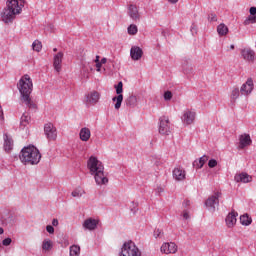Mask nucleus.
Masks as SVG:
<instances>
[{
  "label": "nucleus",
  "instance_id": "45",
  "mask_svg": "<svg viewBox=\"0 0 256 256\" xmlns=\"http://www.w3.org/2000/svg\"><path fill=\"white\" fill-rule=\"evenodd\" d=\"M250 15L256 16V7H251L249 10Z\"/></svg>",
  "mask_w": 256,
  "mask_h": 256
},
{
  "label": "nucleus",
  "instance_id": "6",
  "mask_svg": "<svg viewBox=\"0 0 256 256\" xmlns=\"http://www.w3.org/2000/svg\"><path fill=\"white\" fill-rule=\"evenodd\" d=\"M220 197H221V193L216 192L206 200L205 205H206L208 211H211L212 213L215 212V209H217V207H219V198Z\"/></svg>",
  "mask_w": 256,
  "mask_h": 256
},
{
  "label": "nucleus",
  "instance_id": "10",
  "mask_svg": "<svg viewBox=\"0 0 256 256\" xmlns=\"http://www.w3.org/2000/svg\"><path fill=\"white\" fill-rule=\"evenodd\" d=\"M196 115L195 111L186 109L182 113L181 121L184 125H192L195 121Z\"/></svg>",
  "mask_w": 256,
  "mask_h": 256
},
{
  "label": "nucleus",
  "instance_id": "19",
  "mask_svg": "<svg viewBox=\"0 0 256 256\" xmlns=\"http://www.w3.org/2000/svg\"><path fill=\"white\" fill-rule=\"evenodd\" d=\"M186 175L187 173L182 167H176L173 170V178L175 179V181H184Z\"/></svg>",
  "mask_w": 256,
  "mask_h": 256
},
{
  "label": "nucleus",
  "instance_id": "48",
  "mask_svg": "<svg viewBox=\"0 0 256 256\" xmlns=\"http://www.w3.org/2000/svg\"><path fill=\"white\" fill-rule=\"evenodd\" d=\"M52 225H53V227H57V225H59V220L53 219L52 220Z\"/></svg>",
  "mask_w": 256,
  "mask_h": 256
},
{
  "label": "nucleus",
  "instance_id": "42",
  "mask_svg": "<svg viewBox=\"0 0 256 256\" xmlns=\"http://www.w3.org/2000/svg\"><path fill=\"white\" fill-rule=\"evenodd\" d=\"M46 231L49 233V235H53V233H55V228L52 225H47Z\"/></svg>",
  "mask_w": 256,
  "mask_h": 256
},
{
  "label": "nucleus",
  "instance_id": "44",
  "mask_svg": "<svg viewBox=\"0 0 256 256\" xmlns=\"http://www.w3.org/2000/svg\"><path fill=\"white\" fill-rule=\"evenodd\" d=\"M182 217L185 221H187L188 219H190V216H189V212H187V210H184L183 213H182Z\"/></svg>",
  "mask_w": 256,
  "mask_h": 256
},
{
  "label": "nucleus",
  "instance_id": "3",
  "mask_svg": "<svg viewBox=\"0 0 256 256\" xmlns=\"http://www.w3.org/2000/svg\"><path fill=\"white\" fill-rule=\"evenodd\" d=\"M23 11V4H19L18 0H8L6 8L1 13L2 21L6 24L13 23L17 15H21Z\"/></svg>",
  "mask_w": 256,
  "mask_h": 256
},
{
  "label": "nucleus",
  "instance_id": "38",
  "mask_svg": "<svg viewBox=\"0 0 256 256\" xmlns=\"http://www.w3.org/2000/svg\"><path fill=\"white\" fill-rule=\"evenodd\" d=\"M173 99V93L171 91H166L164 93V101H171Z\"/></svg>",
  "mask_w": 256,
  "mask_h": 256
},
{
  "label": "nucleus",
  "instance_id": "50",
  "mask_svg": "<svg viewBox=\"0 0 256 256\" xmlns=\"http://www.w3.org/2000/svg\"><path fill=\"white\" fill-rule=\"evenodd\" d=\"M191 33H197V28L195 26H191V29H190Z\"/></svg>",
  "mask_w": 256,
  "mask_h": 256
},
{
  "label": "nucleus",
  "instance_id": "22",
  "mask_svg": "<svg viewBox=\"0 0 256 256\" xmlns=\"http://www.w3.org/2000/svg\"><path fill=\"white\" fill-rule=\"evenodd\" d=\"M226 225L227 227H235V224L237 223V214L235 212H231L226 216Z\"/></svg>",
  "mask_w": 256,
  "mask_h": 256
},
{
  "label": "nucleus",
  "instance_id": "11",
  "mask_svg": "<svg viewBox=\"0 0 256 256\" xmlns=\"http://www.w3.org/2000/svg\"><path fill=\"white\" fill-rule=\"evenodd\" d=\"M255 88V84H253V79L249 78L242 86L240 87L241 95L244 97H249L251 93H253V89Z\"/></svg>",
  "mask_w": 256,
  "mask_h": 256
},
{
  "label": "nucleus",
  "instance_id": "40",
  "mask_svg": "<svg viewBox=\"0 0 256 256\" xmlns=\"http://www.w3.org/2000/svg\"><path fill=\"white\" fill-rule=\"evenodd\" d=\"M13 242V240L11 238H6L2 241V245L4 247H9V245H11V243Z\"/></svg>",
  "mask_w": 256,
  "mask_h": 256
},
{
  "label": "nucleus",
  "instance_id": "46",
  "mask_svg": "<svg viewBox=\"0 0 256 256\" xmlns=\"http://www.w3.org/2000/svg\"><path fill=\"white\" fill-rule=\"evenodd\" d=\"M208 19H209V21H217V15L210 14Z\"/></svg>",
  "mask_w": 256,
  "mask_h": 256
},
{
  "label": "nucleus",
  "instance_id": "55",
  "mask_svg": "<svg viewBox=\"0 0 256 256\" xmlns=\"http://www.w3.org/2000/svg\"><path fill=\"white\" fill-rule=\"evenodd\" d=\"M179 0H169L170 3H177Z\"/></svg>",
  "mask_w": 256,
  "mask_h": 256
},
{
  "label": "nucleus",
  "instance_id": "47",
  "mask_svg": "<svg viewBox=\"0 0 256 256\" xmlns=\"http://www.w3.org/2000/svg\"><path fill=\"white\" fill-rule=\"evenodd\" d=\"M103 64H101L100 62L99 63H96V71L98 73H101V67H102Z\"/></svg>",
  "mask_w": 256,
  "mask_h": 256
},
{
  "label": "nucleus",
  "instance_id": "30",
  "mask_svg": "<svg viewBox=\"0 0 256 256\" xmlns=\"http://www.w3.org/2000/svg\"><path fill=\"white\" fill-rule=\"evenodd\" d=\"M71 195L76 199H81V197L85 195V189H83L81 186H78L72 191Z\"/></svg>",
  "mask_w": 256,
  "mask_h": 256
},
{
  "label": "nucleus",
  "instance_id": "52",
  "mask_svg": "<svg viewBox=\"0 0 256 256\" xmlns=\"http://www.w3.org/2000/svg\"><path fill=\"white\" fill-rule=\"evenodd\" d=\"M95 63H100L101 61H99V56H96V59L94 60Z\"/></svg>",
  "mask_w": 256,
  "mask_h": 256
},
{
  "label": "nucleus",
  "instance_id": "49",
  "mask_svg": "<svg viewBox=\"0 0 256 256\" xmlns=\"http://www.w3.org/2000/svg\"><path fill=\"white\" fill-rule=\"evenodd\" d=\"M3 108L0 106V121H3Z\"/></svg>",
  "mask_w": 256,
  "mask_h": 256
},
{
  "label": "nucleus",
  "instance_id": "24",
  "mask_svg": "<svg viewBox=\"0 0 256 256\" xmlns=\"http://www.w3.org/2000/svg\"><path fill=\"white\" fill-rule=\"evenodd\" d=\"M80 139L81 141H89V139H91V130L87 127H84L80 130Z\"/></svg>",
  "mask_w": 256,
  "mask_h": 256
},
{
  "label": "nucleus",
  "instance_id": "5",
  "mask_svg": "<svg viewBox=\"0 0 256 256\" xmlns=\"http://www.w3.org/2000/svg\"><path fill=\"white\" fill-rule=\"evenodd\" d=\"M119 256H141V250H139L133 241L124 242Z\"/></svg>",
  "mask_w": 256,
  "mask_h": 256
},
{
  "label": "nucleus",
  "instance_id": "31",
  "mask_svg": "<svg viewBox=\"0 0 256 256\" xmlns=\"http://www.w3.org/2000/svg\"><path fill=\"white\" fill-rule=\"evenodd\" d=\"M240 95H241V90H239V88H233L230 94L231 103H235V101H237Z\"/></svg>",
  "mask_w": 256,
  "mask_h": 256
},
{
  "label": "nucleus",
  "instance_id": "9",
  "mask_svg": "<svg viewBox=\"0 0 256 256\" xmlns=\"http://www.w3.org/2000/svg\"><path fill=\"white\" fill-rule=\"evenodd\" d=\"M101 99V94L98 91H91L85 94V103L86 105L95 106L97 103H99V100Z\"/></svg>",
  "mask_w": 256,
  "mask_h": 256
},
{
  "label": "nucleus",
  "instance_id": "34",
  "mask_svg": "<svg viewBox=\"0 0 256 256\" xmlns=\"http://www.w3.org/2000/svg\"><path fill=\"white\" fill-rule=\"evenodd\" d=\"M81 77L82 79H89V69L85 64H82Z\"/></svg>",
  "mask_w": 256,
  "mask_h": 256
},
{
  "label": "nucleus",
  "instance_id": "56",
  "mask_svg": "<svg viewBox=\"0 0 256 256\" xmlns=\"http://www.w3.org/2000/svg\"><path fill=\"white\" fill-rule=\"evenodd\" d=\"M53 51H54V53L57 52V48H54Z\"/></svg>",
  "mask_w": 256,
  "mask_h": 256
},
{
  "label": "nucleus",
  "instance_id": "8",
  "mask_svg": "<svg viewBox=\"0 0 256 256\" xmlns=\"http://www.w3.org/2000/svg\"><path fill=\"white\" fill-rule=\"evenodd\" d=\"M116 93L118 96L112 98V101L115 103L114 107L116 110L121 109V103H123V82H119L116 86Z\"/></svg>",
  "mask_w": 256,
  "mask_h": 256
},
{
  "label": "nucleus",
  "instance_id": "15",
  "mask_svg": "<svg viewBox=\"0 0 256 256\" xmlns=\"http://www.w3.org/2000/svg\"><path fill=\"white\" fill-rule=\"evenodd\" d=\"M97 225H99V220L88 218L83 222L82 227L87 231H95V229H97Z\"/></svg>",
  "mask_w": 256,
  "mask_h": 256
},
{
  "label": "nucleus",
  "instance_id": "12",
  "mask_svg": "<svg viewBox=\"0 0 256 256\" xmlns=\"http://www.w3.org/2000/svg\"><path fill=\"white\" fill-rule=\"evenodd\" d=\"M44 132L49 141H55L57 139V128L52 123L45 124Z\"/></svg>",
  "mask_w": 256,
  "mask_h": 256
},
{
  "label": "nucleus",
  "instance_id": "20",
  "mask_svg": "<svg viewBox=\"0 0 256 256\" xmlns=\"http://www.w3.org/2000/svg\"><path fill=\"white\" fill-rule=\"evenodd\" d=\"M234 180L236 181V183H251L252 177L251 175L243 172L240 174H236L234 176Z\"/></svg>",
  "mask_w": 256,
  "mask_h": 256
},
{
  "label": "nucleus",
  "instance_id": "53",
  "mask_svg": "<svg viewBox=\"0 0 256 256\" xmlns=\"http://www.w3.org/2000/svg\"><path fill=\"white\" fill-rule=\"evenodd\" d=\"M3 233H5V230L2 227H0V235H3Z\"/></svg>",
  "mask_w": 256,
  "mask_h": 256
},
{
  "label": "nucleus",
  "instance_id": "13",
  "mask_svg": "<svg viewBox=\"0 0 256 256\" xmlns=\"http://www.w3.org/2000/svg\"><path fill=\"white\" fill-rule=\"evenodd\" d=\"M160 251L161 253H165V255L175 254L177 253V244L174 242H165L162 244Z\"/></svg>",
  "mask_w": 256,
  "mask_h": 256
},
{
  "label": "nucleus",
  "instance_id": "4",
  "mask_svg": "<svg viewBox=\"0 0 256 256\" xmlns=\"http://www.w3.org/2000/svg\"><path fill=\"white\" fill-rule=\"evenodd\" d=\"M20 161L24 165H38L41 161V152L35 146H27L21 150Z\"/></svg>",
  "mask_w": 256,
  "mask_h": 256
},
{
  "label": "nucleus",
  "instance_id": "36",
  "mask_svg": "<svg viewBox=\"0 0 256 256\" xmlns=\"http://www.w3.org/2000/svg\"><path fill=\"white\" fill-rule=\"evenodd\" d=\"M42 47H43V45L41 44V42L37 41V40L34 41L33 44H32L33 50L37 51V52L41 51Z\"/></svg>",
  "mask_w": 256,
  "mask_h": 256
},
{
  "label": "nucleus",
  "instance_id": "39",
  "mask_svg": "<svg viewBox=\"0 0 256 256\" xmlns=\"http://www.w3.org/2000/svg\"><path fill=\"white\" fill-rule=\"evenodd\" d=\"M154 237L155 239H161L163 237V231L160 229H156L154 231Z\"/></svg>",
  "mask_w": 256,
  "mask_h": 256
},
{
  "label": "nucleus",
  "instance_id": "27",
  "mask_svg": "<svg viewBox=\"0 0 256 256\" xmlns=\"http://www.w3.org/2000/svg\"><path fill=\"white\" fill-rule=\"evenodd\" d=\"M217 33L220 35V37H225L227 33H229V27L227 25L221 23L217 26Z\"/></svg>",
  "mask_w": 256,
  "mask_h": 256
},
{
  "label": "nucleus",
  "instance_id": "25",
  "mask_svg": "<svg viewBox=\"0 0 256 256\" xmlns=\"http://www.w3.org/2000/svg\"><path fill=\"white\" fill-rule=\"evenodd\" d=\"M53 249V241L49 238H46L42 241V251L43 253H49Z\"/></svg>",
  "mask_w": 256,
  "mask_h": 256
},
{
  "label": "nucleus",
  "instance_id": "43",
  "mask_svg": "<svg viewBox=\"0 0 256 256\" xmlns=\"http://www.w3.org/2000/svg\"><path fill=\"white\" fill-rule=\"evenodd\" d=\"M191 71H193V68L191 66H189L188 68H187V65L183 66V73H185L186 75H189Z\"/></svg>",
  "mask_w": 256,
  "mask_h": 256
},
{
  "label": "nucleus",
  "instance_id": "2",
  "mask_svg": "<svg viewBox=\"0 0 256 256\" xmlns=\"http://www.w3.org/2000/svg\"><path fill=\"white\" fill-rule=\"evenodd\" d=\"M88 169L90 174L94 176L97 185L101 187L109 183V179L105 175V167H103V163L97 157L91 156L88 159Z\"/></svg>",
  "mask_w": 256,
  "mask_h": 256
},
{
  "label": "nucleus",
  "instance_id": "23",
  "mask_svg": "<svg viewBox=\"0 0 256 256\" xmlns=\"http://www.w3.org/2000/svg\"><path fill=\"white\" fill-rule=\"evenodd\" d=\"M207 161H209V156L203 155L198 160H195L192 165L196 169H202L203 165H205V163H207Z\"/></svg>",
  "mask_w": 256,
  "mask_h": 256
},
{
  "label": "nucleus",
  "instance_id": "33",
  "mask_svg": "<svg viewBox=\"0 0 256 256\" xmlns=\"http://www.w3.org/2000/svg\"><path fill=\"white\" fill-rule=\"evenodd\" d=\"M81 255V247L79 245L70 246V256H79Z\"/></svg>",
  "mask_w": 256,
  "mask_h": 256
},
{
  "label": "nucleus",
  "instance_id": "32",
  "mask_svg": "<svg viewBox=\"0 0 256 256\" xmlns=\"http://www.w3.org/2000/svg\"><path fill=\"white\" fill-rule=\"evenodd\" d=\"M252 222H253V220L251 219V217H249V215L244 214V215L240 216L241 225H245L247 227V226L251 225Z\"/></svg>",
  "mask_w": 256,
  "mask_h": 256
},
{
  "label": "nucleus",
  "instance_id": "28",
  "mask_svg": "<svg viewBox=\"0 0 256 256\" xmlns=\"http://www.w3.org/2000/svg\"><path fill=\"white\" fill-rule=\"evenodd\" d=\"M125 105L127 107H137V96L131 95L128 98L125 99Z\"/></svg>",
  "mask_w": 256,
  "mask_h": 256
},
{
  "label": "nucleus",
  "instance_id": "1",
  "mask_svg": "<svg viewBox=\"0 0 256 256\" xmlns=\"http://www.w3.org/2000/svg\"><path fill=\"white\" fill-rule=\"evenodd\" d=\"M17 89L20 93V101L29 109H37V104L31 99L33 93V80L27 74L22 76L17 83Z\"/></svg>",
  "mask_w": 256,
  "mask_h": 256
},
{
  "label": "nucleus",
  "instance_id": "35",
  "mask_svg": "<svg viewBox=\"0 0 256 256\" xmlns=\"http://www.w3.org/2000/svg\"><path fill=\"white\" fill-rule=\"evenodd\" d=\"M256 23V16L250 15L244 20V25H251Z\"/></svg>",
  "mask_w": 256,
  "mask_h": 256
},
{
  "label": "nucleus",
  "instance_id": "54",
  "mask_svg": "<svg viewBox=\"0 0 256 256\" xmlns=\"http://www.w3.org/2000/svg\"><path fill=\"white\" fill-rule=\"evenodd\" d=\"M233 49H235V45L231 44L230 45V50L233 51Z\"/></svg>",
  "mask_w": 256,
  "mask_h": 256
},
{
  "label": "nucleus",
  "instance_id": "7",
  "mask_svg": "<svg viewBox=\"0 0 256 256\" xmlns=\"http://www.w3.org/2000/svg\"><path fill=\"white\" fill-rule=\"evenodd\" d=\"M159 133L160 135H169L171 133V123L169 117L161 116L159 118Z\"/></svg>",
  "mask_w": 256,
  "mask_h": 256
},
{
  "label": "nucleus",
  "instance_id": "16",
  "mask_svg": "<svg viewBox=\"0 0 256 256\" xmlns=\"http://www.w3.org/2000/svg\"><path fill=\"white\" fill-rule=\"evenodd\" d=\"M130 56L133 61H139L143 57V49L139 46H132L130 49Z\"/></svg>",
  "mask_w": 256,
  "mask_h": 256
},
{
  "label": "nucleus",
  "instance_id": "51",
  "mask_svg": "<svg viewBox=\"0 0 256 256\" xmlns=\"http://www.w3.org/2000/svg\"><path fill=\"white\" fill-rule=\"evenodd\" d=\"M100 63L101 65H105V63H107V58H102Z\"/></svg>",
  "mask_w": 256,
  "mask_h": 256
},
{
  "label": "nucleus",
  "instance_id": "18",
  "mask_svg": "<svg viewBox=\"0 0 256 256\" xmlns=\"http://www.w3.org/2000/svg\"><path fill=\"white\" fill-rule=\"evenodd\" d=\"M251 143L252 140L249 134H242L239 136V149H245V147H249Z\"/></svg>",
  "mask_w": 256,
  "mask_h": 256
},
{
  "label": "nucleus",
  "instance_id": "21",
  "mask_svg": "<svg viewBox=\"0 0 256 256\" xmlns=\"http://www.w3.org/2000/svg\"><path fill=\"white\" fill-rule=\"evenodd\" d=\"M128 15L132 21H139V19L141 17L139 15V10L137 9V6H135V5H130L128 7Z\"/></svg>",
  "mask_w": 256,
  "mask_h": 256
},
{
  "label": "nucleus",
  "instance_id": "17",
  "mask_svg": "<svg viewBox=\"0 0 256 256\" xmlns=\"http://www.w3.org/2000/svg\"><path fill=\"white\" fill-rule=\"evenodd\" d=\"M63 52H58L53 58V67L57 73L61 71V64L63 63Z\"/></svg>",
  "mask_w": 256,
  "mask_h": 256
},
{
  "label": "nucleus",
  "instance_id": "29",
  "mask_svg": "<svg viewBox=\"0 0 256 256\" xmlns=\"http://www.w3.org/2000/svg\"><path fill=\"white\" fill-rule=\"evenodd\" d=\"M29 121H31V116L27 113H24L20 118V127L21 129H25L29 125Z\"/></svg>",
  "mask_w": 256,
  "mask_h": 256
},
{
  "label": "nucleus",
  "instance_id": "14",
  "mask_svg": "<svg viewBox=\"0 0 256 256\" xmlns=\"http://www.w3.org/2000/svg\"><path fill=\"white\" fill-rule=\"evenodd\" d=\"M242 59L247 63H253L255 61V51L251 48H244L240 51Z\"/></svg>",
  "mask_w": 256,
  "mask_h": 256
},
{
  "label": "nucleus",
  "instance_id": "41",
  "mask_svg": "<svg viewBox=\"0 0 256 256\" xmlns=\"http://www.w3.org/2000/svg\"><path fill=\"white\" fill-rule=\"evenodd\" d=\"M208 167H210V169H213V167H217V160L215 159L209 160Z\"/></svg>",
  "mask_w": 256,
  "mask_h": 256
},
{
  "label": "nucleus",
  "instance_id": "26",
  "mask_svg": "<svg viewBox=\"0 0 256 256\" xmlns=\"http://www.w3.org/2000/svg\"><path fill=\"white\" fill-rule=\"evenodd\" d=\"M4 149L5 151H11L13 149V138L7 134H4Z\"/></svg>",
  "mask_w": 256,
  "mask_h": 256
},
{
  "label": "nucleus",
  "instance_id": "37",
  "mask_svg": "<svg viewBox=\"0 0 256 256\" xmlns=\"http://www.w3.org/2000/svg\"><path fill=\"white\" fill-rule=\"evenodd\" d=\"M137 31H138L137 25L132 24V25H130V26L128 27V33H129V35H137Z\"/></svg>",
  "mask_w": 256,
  "mask_h": 256
}]
</instances>
